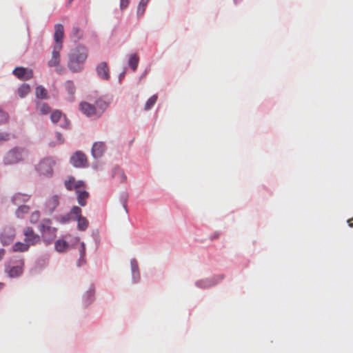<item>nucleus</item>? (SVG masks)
I'll return each mask as SVG.
<instances>
[{
  "instance_id": "6",
  "label": "nucleus",
  "mask_w": 353,
  "mask_h": 353,
  "mask_svg": "<svg viewBox=\"0 0 353 353\" xmlns=\"http://www.w3.org/2000/svg\"><path fill=\"white\" fill-rule=\"evenodd\" d=\"M71 163L76 168H83L88 165V159L85 154L81 151L76 152L70 159Z\"/></svg>"
},
{
  "instance_id": "14",
  "label": "nucleus",
  "mask_w": 353,
  "mask_h": 353,
  "mask_svg": "<svg viewBox=\"0 0 353 353\" xmlns=\"http://www.w3.org/2000/svg\"><path fill=\"white\" fill-rule=\"evenodd\" d=\"M105 150V144L103 142H95L92 148V154L94 158H99L103 154Z\"/></svg>"
},
{
  "instance_id": "21",
  "label": "nucleus",
  "mask_w": 353,
  "mask_h": 353,
  "mask_svg": "<svg viewBox=\"0 0 353 353\" xmlns=\"http://www.w3.org/2000/svg\"><path fill=\"white\" fill-rule=\"evenodd\" d=\"M79 254H80V257H79V259L77 262V265L78 266H81L83 265H84L86 262L85 261V245L83 242H81V245H80V248L79 249Z\"/></svg>"
},
{
  "instance_id": "32",
  "label": "nucleus",
  "mask_w": 353,
  "mask_h": 353,
  "mask_svg": "<svg viewBox=\"0 0 353 353\" xmlns=\"http://www.w3.org/2000/svg\"><path fill=\"white\" fill-rule=\"evenodd\" d=\"M62 117V114L59 110H55L52 112L50 116L51 121L54 123L59 122Z\"/></svg>"
},
{
  "instance_id": "10",
  "label": "nucleus",
  "mask_w": 353,
  "mask_h": 353,
  "mask_svg": "<svg viewBox=\"0 0 353 353\" xmlns=\"http://www.w3.org/2000/svg\"><path fill=\"white\" fill-rule=\"evenodd\" d=\"M63 48L60 46H53L51 59L48 61L49 67H58L61 61L60 52Z\"/></svg>"
},
{
  "instance_id": "37",
  "label": "nucleus",
  "mask_w": 353,
  "mask_h": 353,
  "mask_svg": "<svg viewBox=\"0 0 353 353\" xmlns=\"http://www.w3.org/2000/svg\"><path fill=\"white\" fill-rule=\"evenodd\" d=\"M10 138V134L6 132H0V143L3 141H8Z\"/></svg>"
},
{
  "instance_id": "16",
  "label": "nucleus",
  "mask_w": 353,
  "mask_h": 353,
  "mask_svg": "<svg viewBox=\"0 0 353 353\" xmlns=\"http://www.w3.org/2000/svg\"><path fill=\"white\" fill-rule=\"evenodd\" d=\"M64 88L67 92L66 99L69 101H73L74 100V94L76 92V87L73 81L68 80L65 82Z\"/></svg>"
},
{
  "instance_id": "11",
  "label": "nucleus",
  "mask_w": 353,
  "mask_h": 353,
  "mask_svg": "<svg viewBox=\"0 0 353 353\" xmlns=\"http://www.w3.org/2000/svg\"><path fill=\"white\" fill-rule=\"evenodd\" d=\"M81 111L87 117H99L97 113L94 104H91L88 102H81L79 105Z\"/></svg>"
},
{
  "instance_id": "33",
  "label": "nucleus",
  "mask_w": 353,
  "mask_h": 353,
  "mask_svg": "<svg viewBox=\"0 0 353 353\" xmlns=\"http://www.w3.org/2000/svg\"><path fill=\"white\" fill-rule=\"evenodd\" d=\"M70 214L74 216V219L76 220L79 217L83 216L81 215V209L78 206H74L70 210Z\"/></svg>"
},
{
  "instance_id": "29",
  "label": "nucleus",
  "mask_w": 353,
  "mask_h": 353,
  "mask_svg": "<svg viewBox=\"0 0 353 353\" xmlns=\"http://www.w3.org/2000/svg\"><path fill=\"white\" fill-rule=\"evenodd\" d=\"M37 108L41 114H47L50 112V108L46 103H38Z\"/></svg>"
},
{
  "instance_id": "47",
  "label": "nucleus",
  "mask_w": 353,
  "mask_h": 353,
  "mask_svg": "<svg viewBox=\"0 0 353 353\" xmlns=\"http://www.w3.org/2000/svg\"><path fill=\"white\" fill-rule=\"evenodd\" d=\"M3 286V283H0V289H1Z\"/></svg>"
},
{
  "instance_id": "22",
  "label": "nucleus",
  "mask_w": 353,
  "mask_h": 353,
  "mask_svg": "<svg viewBox=\"0 0 353 353\" xmlns=\"http://www.w3.org/2000/svg\"><path fill=\"white\" fill-rule=\"evenodd\" d=\"M29 248H30V245L28 243H27L26 242H25V243L17 242L13 245L12 250L14 252H23L28 251Z\"/></svg>"
},
{
  "instance_id": "26",
  "label": "nucleus",
  "mask_w": 353,
  "mask_h": 353,
  "mask_svg": "<svg viewBox=\"0 0 353 353\" xmlns=\"http://www.w3.org/2000/svg\"><path fill=\"white\" fill-rule=\"evenodd\" d=\"M139 57L136 54L130 55L128 61V64L133 71H135L137 70L139 63Z\"/></svg>"
},
{
  "instance_id": "13",
  "label": "nucleus",
  "mask_w": 353,
  "mask_h": 353,
  "mask_svg": "<svg viewBox=\"0 0 353 353\" xmlns=\"http://www.w3.org/2000/svg\"><path fill=\"white\" fill-rule=\"evenodd\" d=\"M97 72L102 79L108 80L110 79V69L105 62H101L97 66Z\"/></svg>"
},
{
  "instance_id": "12",
  "label": "nucleus",
  "mask_w": 353,
  "mask_h": 353,
  "mask_svg": "<svg viewBox=\"0 0 353 353\" xmlns=\"http://www.w3.org/2000/svg\"><path fill=\"white\" fill-rule=\"evenodd\" d=\"M65 188L71 191L72 190H77L85 186V183L83 181H75L73 176H70L68 180L64 182Z\"/></svg>"
},
{
  "instance_id": "3",
  "label": "nucleus",
  "mask_w": 353,
  "mask_h": 353,
  "mask_svg": "<svg viewBox=\"0 0 353 353\" xmlns=\"http://www.w3.org/2000/svg\"><path fill=\"white\" fill-rule=\"evenodd\" d=\"M26 154L27 152L22 148H13L6 154L3 162L6 165L17 163L24 159Z\"/></svg>"
},
{
  "instance_id": "15",
  "label": "nucleus",
  "mask_w": 353,
  "mask_h": 353,
  "mask_svg": "<svg viewBox=\"0 0 353 353\" xmlns=\"http://www.w3.org/2000/svg\"><path fill=\"white\" fill-rule=\"evenodd\" d=\"M59 204V197L57 195H53L48 199L46 203V210L48 213H52Z\"/></svg>"
},
{
  "instance_id": "45",
  "label": "nucleus",
  "mask_w": 353,
  "mask_h": 353,
  "mask_svg": "<svg viewBox=\"0 0 353 353\" xmlns=\"http://www.w3.org/2000/svg\"><path fill=\"white\" fill-rule=\"evenodd\" d=\"M150 0H141V1H142V3H144V4H148V3L149 2Z\"/></svg>"
},
{
  "instance_id": "27",
  "label": "nucleus",
  "mask_w": 353,
  "mask_h": 353,
  "mask_svg": "<svg viewBox=\"0 0 353 353\" xmlns=\"http://www.w3.org/2000/svg\"><path fill=\"white\" fill-rule=\"evenodd\" d=\"M30 91V87L28 84L23 83L18 88V94L21 98L26 97Z\"/></svg>"
},
{
  "instance_id": "46",
  "label": "nucleus",
  "mask_w": 353,
  "mask_h": 353,
  "mask_svg": "<svg viewBox=\"0 0 353 353\" xmlns=\"http://www.w3.org/2000/svg\"><path fill=\"white\" fill-rule=\"evenodd\" d=\"M132 271H134V269L137 268V264H135V265L132 264Z\"/></svg>"
},
{
  "instance_id": "35",
  "label": "nucleus",
  "mask_w": 353,
  "mask_h": 353,
  "mask_svg": "<svg viewBox=\"0 0 353 353\" xmlns=\"http://www.w3.org/2000/svg\"><path fill=\"white\" fill-rule=\"evenodd\" d=\"M40 218V213L39 211H34L33 212L30 217V221L32 223H36L38 222L39 219Z\"/></svg>"
},
{
  "instance_id": "9",
  "label": "nucleus",
  "mask_w": 353,
  "mask_h": 353,
  "mask_svg": "<svg viewBox=\"0 0 353 353\" xmlns=\"http://www.w3.org/2000/svg\"><path fill=\"white\" fill-rule=\"evenodd\" d=\"M13 74L21 80H28L33 77V72L31 69L23 67L16 68L13 70Z\"/></svg>"
},
{
  "instance_id": "30",
  "label": "nucleus",
  "mask_w": 353,
  "mask_h": 353,
  "mask_svg": "<svg viewBox=\"0 0 353 353\" xmlns=\"http://www.w3.org/2000/svg\"><path fill=\"white\" fill-rule=\"evenodd\" d=\"M157 101V96L156 94L152 96L146 101L145 106H144V110H150L152 108V106L156 103Z\"/></svg>"
},
{
  "instance_id": "4",
  "label": "nucleus",
  "mask_w": 353,
  "mask_h": 353,
  "mask_svg": "<svg viewBox=\"0 0 353 353\" xmlns=\"http://www.w3.org/2000/svg\"><path fill=\"white\" fill-rule=\"evenodd\" d=\"M54 161L50 158L43 159L40 161L37 167V170L40 174L44 176H51L52 174V167Z\"/></svg>"
},
{
  "instance_id": "38",
  "label": "nucleus",
  "mask_w": 353,
  "mask_h": 353,
  "mask_svg": "<svg viewBox=\"0 0 353 353\" xmlns=\"http://www.w3.org/2000/svg\"><path fill=\"white\" fill-rule=\"evenodd\" d=\"M130 0H121L120 7L121 10L126 8L128 6Z\"/></svg>"
},
{
  "instance_id": "39",
  "label": "nucleus",
  "mask_w": 353,
  "mask_h": 353,
  "mask_svg": "<svg viewBox=\"0 0 353 353\" xmlns=\"http://www.w3.org/2000/svg\"><path fill=\"white\" fill-rule=\"evenodd\" d=\"M6 119H7L6 114L3 111L0 110V123L3 122Z\"/></svg>"
},
{
  "instance_id": "31",
  "label": "nucleus",
  "mask_w": 353,
  "mask_h": 353,
  "mask_svg": "<svg viewBox=\"0 0 353 353\" xmlns=\"http://www.w3.org/2000/svg\"><path fill=\"white\" fill-rule=\"evenodd\" d=\"M112 176L114 178H118L120 182L123 183L126 180V176L124 174L123 172L120 169L117 168L114 172Z\"/></svg>"
},
{
  "instance_id": "43",
  "label": "nucleus",
  "mask_w": 353,
  "mask_h": 353,
  "mask_svg": "<svg viewBox=\"0 0 353 353\" xmlns=\"http://www.w3.org/2000/svg\"><path fill=\"white\" fill-rule=\"evenodd\" d=\"M347 223L350 228H353V217L347 220Z\"/></svg>"
},
{
  "instance_id": "2",
  "label": "nucleus",
  "mask_w": 353,
  "mask_h": 353,
  "mask_svg": "<svg viewBox=\"0 0 353 353\" xmlns=\"http://www.w3.org/2000/svg\"><path fill=\"white\" fill-rule=\"evenodd\" d=\"M51 221L50 219H43L39 225V231L41 234L43 241L47 243L51 241L56 237L57 229L51 226Z\"/></svg>"
},
{
  "instance_id": "41",
  "label": "nucleus",
  "mask_w": 353,
  "mask_h": 353,
  "mask_svg": "<svg viewBox=\"0 0 353 353\" xmlns=\"http://www.w3.org/2000/svg\"><path fill=\"white\" fill-rule=\"evenodd\" d=\"M5 254V250L4 249H0V261L2 260Z\"/></svg>"
},
{
  "instance_id": "24",
  "label": "nucleus",
  "mask_w": 353,
  "mask_h": 353,
  "mask_svg": "<svg viewBox=\"0 0 353 353\" xmlns=\"http://www.w3.org/2000/svg\"><path fill=\"white\" fill-rule=\"evenodd\" d=\"M76 221H77V228L79 230L84 231L88 228L89 222L85 217H79Z\"/></svg>"
},
{
  "instance_id": "19",
  "label": "nucleus",
  "mask_w": 353,
  "mask_h": 353,
  "mask_svg": "<svg viewBox=\"0 0 353 353\" xmlns=\"http://www.w3.org/2000/svg\"><path fill=\"white\" fill-rule=\"evenodd\" d=\"M30 198V195L27 194H21V193H17L15 194L12 199V202L15 205H19L21 203L23 202L28 201Z\"/></svg>"
},
{
  "instance_id": "40",
  "label": "nucleus",
  "mask_w": 353,
  "mask_h": 353,
  "mask_svg": "<svg viewBox=\"0 0 353 353\" xmlns=\"http://www.w3.org/2000/svg\"><path fill=\"white\" fill-rule=\"evenodd\" d=\"M57 137V139L59 140V143H63V138H62V136L60 133H57L56 134Z\"/></svg>"
},
{
  "instance_id": "1",
  "label": "nucleus",
  "mask_w": 353,
  "mask_h": 353,
  "mask_svg": "<svg viewBox=\"0 0 353 353\" xmlns=\"http://www.w3.org/2000/svg\"><path fill=\"white\" fill-rule=\"evenodd\" d=\"M88 55V49L85 46H77L69 55L68 67L73 72H81L83 69Z\"/></svg>"
},
{
  "instance_id": "5",
  "label": "nucleus",
  "mask_w": 353,
  "mask_h": 353,
  "mask_svg": "<svg viewBox=\"0 0 353 353\" xmlns=\"http://www.w3.org/2000/svg\"><path fill=\"white\" fill-rule=\"evenodd\" d=\"M24 241L30 245H34L40 241V236L36 234L34 230L30 227H27L23 230Z\"/></svg>"
},
{
  "instance_id": "8",
  "label": "nucleus",
  "mask_w": 353,
  "mask_h": 353,
  "mask_svg": "<svg viewBox=\"0 0 353 353\" xmlns=\"http://www.w3.org/2000/svg\"><path fill=\"white\" fill-rule=\"evenodd\" d=\"M14 236V229L11 228H5L0 236L1 242L3 245H9L13 241Z\"/></svg>"
},
{
  "instance_id": "17",
  "label": "nucleus",
  "mask_w": 353,
  "mask_h": 353,
  "mask_svg": "<svg viewBox=\"0 0 353 353\" xmlns=\"http://www.w3.org/2000/svg\"><path fill=\"white\" fill-rule=\"evenodd\" d=\"M77 194V199L79 204L81 206H85L87 204V200L89 198V193L85 190H81V188L75 190Z\"/></svg>"
},
{
  "instance_id": "42",
  "label": "nucleus",
  "mask_w": 353,
  "mask_h": 353,
  "mask_svg": "<svg viewBox=\"0 0 353 353\" xmlns=\"http://www.w3.org/2000/svg\"><path fill=\"white\" fill-rule=\"evenodd\" d=\"M87 296L90 299V301L91 302L93 299V294L92 292H89L87 293Z\"/></svg>"
},
{
  "instance_id": "44",
  "label": "nucleus",
  "mask_w": 353,
  "mask_h": 353,
  "mask_svg": "<svg viewBox=\"0 0 353 353\" xmlns=\"http://www.w3.org/2000/svg\"><path fill=\"white\" fill-rule=\"evenodd\" d=\"M63 69L60 67L59 65L58 67H56V71L58 72V73H61V72H63Z\"/></svg>"
},
{
  "instance_id": "23",
  "label": "nucleus",
  "mask_w": 353,
  "mask_h": 353,
  "mask_svg": "<svg viewBox=\"0 0 353 353\" xmlns=\"http://www.w3.org/2000/svg\"><path fill=\"white\" fill-rule=\"evenodd\" d=\"M35 94L39 99H46L48 98V91L42 85H39L36 88Z\"/></svg>"
},
{
  "instance_id": "28",
  "label": "nucleus",
  "mask_w": 353,
  "mask_h": 353,
  "mask_svg": "<svg viewBox=\"0 0 353 353\" xmlns=\"http://www.w3.org/2000/svg\"><path fill=\"white\" fill-rule=\"evenodd\" d=\"M29 210V206L21 205L17 208L16 211V215L19 218H23L25 214L28 213Z\"/></svg>"
},
{
  "instance_id": "7",
  "label": "nucleus",
  "mask_w": 353,
  "mask_h": 353,
  "mask_svg": "<svg viewBox=\"0 0 353 353\" xmlns=\"http://www.w3.org/2000/svg\"><path fill=\"white\" fill-rule=\"evenodd\" d=\"M64 36V28L62 24L57 23L54 26V46H60L63 48V39Z\"/></svg>"
},
{
  "instance_id": "36",
  "label": "nucleus",
  "mask_w": 353,
  "mask_h": 353,
  "mask_svg": "<svg viewBox=\"0 0 353 353\" xmlns=\"http://www.w3.org/2000/svg\"><path fill=\"white\" fill-rule=\"evenodd\" d=\"M147 4L142 3V1H140L138 8H137V15L140 17L143 14L145 10V8Z\"/></svg>"
},
{
  "instance_id": "20",
  "label": "nucleus",
  "mask_w": 353,
  "mask_h": 353,
  "mask_svg": "<svg viewBox=\"0 0 353 353\" xmlns=\"http://www.w3.org/2000/svg\"><path fill=\"white\" fill-rule=\"evenodd\" d=\"M6 272L10 277L14 278L20 276L23 272L22 265L13 266L9 269H6Z\"/></svg>"
},
{
  "instance_id": "18",
  "label": "nucleus",
  "mask_w": 353,
  "mask_h": 353,
  "mask_svg": "<svg viewBox=\"0 0 353 353\" xmlns=\"http://www.w3.org/2000/svg\"><path fill=\"white\" fill-rule=\"evenodd\" d=\"M109 103L102 99L95 101L94 105L98 117H100L108 107Z\"/></svg>"
},
{
  "instance_id": "34",
  "label": "nucleus",
  "mask_w": 353,
  "mask_h": 353,
  "mask_svg": "<svg viewBox=\"0 0 353 353\" xmlns=\"http://www.w3.org/2000/svg\"><path fill=\"white\" fill-rule=\"evenodd\" d=\"M72 37L77 39H79L83 36L82 30L78 27H74L72 31Z\"/></svg>"
},
{
  "instance_id": "25",
  "label": "nucleus",
  "mask_w": 353,
  "mask_h": 353,
  "mask_svg": "<svg viewBox=\"0 0 353 353\" xmlns=\"http://www.w3.org/2000/svg\"><path fill=\"white\" fill-rule=\"evenodd\" d=\"M68 248V243L64 240H58L55 243V249L59 252H65Z\"/></svg>"
}]
</instances>
